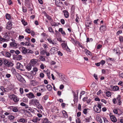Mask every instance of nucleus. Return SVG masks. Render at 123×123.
<instances>
[{
	"instance_id": "63",
	"label": "nucleus",
	"mask_w": 123,
	"mask_h": 123,
	"mask_svg": "<svg viewBox=\"0 0 123 123\" xmlns=\"http://www.w3.org/2000/svg\"><path fill=\"white\" fill-rule=\"evenodd\" d=\"M38 69L37 68H33V71L36 73V72L37 71Z\"/></svg>"
},
{
	"instance_id": "30",
	"label": "nucleus",
	"mask_w": 123,
	"mask_h": 123,
	"mask_svg": "<svg viewBox=\"0 0 123 123\" xmlns=\"http://www.w3.org/2000/svg\"><path fill=\"white\" fill-rule=\"evenodd\" d=\"M106 96L108 97H109L111 96V93L109 91H107L106 93Z\"/></svg>"
},
{
	"instance_id": "51",
	"label": "nucleus",
	"mask_w": 123,
	"mask_h": 123,
	"mask_svg": "<svg viewBox=\"0 0 123 123\" xmlns=\"http://www.w3.org/2000/svg\"><path fill=\"white\" fill-rule=\"evenodd\" d=\"M40 119L38 118V117H37L36 118V119L35 120V121H33V122H37V121H39Z\"/></svg>"
},
{
	"instance_id": "59",
	"label": "nucleus",
	"mask_w": 123,
	"mask_h": 123,
	"mask_svg": "<svg viewBox=\"0 0 123 123\" xmlns=\"http://www.w3.org/2000/svg\"><path fill=\"white\" fill-rule=\"evenodd\" d=\"M118 84L121 86H123V82H122V81H119Z\"/></svg>"
},
{
	"instance_id": "25",
	"label": "nucleus",
	"mask_w": 123,
	"mask_h": 123,
	"mask_svg": "<svg viewBox=\"0 0 123 123\" xmlns=\"http://www.w3.org/2000/svg\"><path fill=\"white\" fill-rule=\"evenodd\" d=\"M47 75L48 76V77L49 79H50V78L51 77L50 75V73L49 70L48 69L47 70Z\"/></svg>"
},
{
	"instance_id": "29",
	"label": "nucleus",
	"mask_w": 123,
	"mask_h": 123,
	"mask_svg": "<svg viewBox=\"0 0 123 123\" xmlns=\"http://www.w3.org/2000/svg\"><path fill=\"white\" fill-rule=\"evenodd\" d=\"M46 50H43L42 51H41L40 53L42 55H44L46 54Z\"/></svg>"
},
{
	"instance_id": "18",
	"label": "nucleus",
	"mask_w": 123,
	"mask_h": 123,
	"mask_svg": "<svg viewBox=\"0 0 123 123\" xmlns=\"http://www.w3.org/2000/svg\"><path fill=\"white\" fill-rule=\"evenodd\" d=\"M9 98L11 99H13V100L14 102H15V96L14 94H12V95H10L9 97Z\"/></svg>"
},
{
	"instance_id": "52",
	"label": "nucleus",
	"mask_w": 123,
	"mask_h": 123,
	"mask_svg": "<svg viewBox=\"0 0 123 123\" xmlns=\"http://www.w3.org/2000/svg\"><path fill=\"white\" fill-rule=\"evenodd\" d=\"M113 103L114 104H116L117 102V100L116 98H114L113 99Z\"/></svg>"
},
{
	"instance_id": "28",
	"label": "nucleus",
	"mask_w": 123,
	"mask_h": 123,
	"mask_svg": "<svg viewBox=\"0 0 123 123\" xmlns=\"http://www.w3.org/2000/svg\"><path fill=\"white\" fill-rule=\"evenodd\" d=\"M45 16L49 20L51 21L52 20L51 17L49 15L46 14L45 15Z\"/></svg>"
},
{
	"instance_id": "36",
	"label": "nucleus",
	"mask_w": 123,
	"mask_h": 123,
	"mask_svg": "<svg viewBox=\"0 0 123 123\" xmlns=\"http://www.w3.org/2000/svg\"><path fill=\"white\" fill-rule=\"evenodd\" d=\"M100 64H101L103 66L105 64V61L104 60H101L100 62Z\"/></svg>"
},
{
	"instance_id": "47",
	"label": "nucleus",
	"mask_w": 123,
	"mask_h": 123,
	"mask_svg": "<svg viewBox=\"0 0 123 123\" xmlns=\"http://www.w3.org/2000/svg\"><path fill=\"white\" fill-rule=\"evenodd\" d=\"M19 121L21 122L24 123L25 122V120L24 118H21L19 119Z\"/></svg>"
},
{
	"instance_id": "16",
	"label": "nucleus",
	"mask_w": 123,
	"mask_h": 123,
	"mask_svg": "<svg viewBox=\"0 0 123 123\" xmlns=\"http://www.w3.org/2000/svg\"><path fill=\"white\" fill-rule=\"evenodd\" d=\"M47 40L50 43L54 45H55V44H57L56 43H55V41H54L53 40L52 41L50 38H48Z\"/></svg>"
},
{
	"instance_id": "49",
	"label": "nucleus",
	"mask_w": 123,
	"mask_h": 123,
	"mask_svg": "<svg viewBox=\"0 0 123 123\" xmlns=\"http://www.w3.org/2000/svg\"><path fill=\"white\" fill-rule=\"evenodd\" d=\"M65 49L68 51L70 52L71 51H70V49L68 48L67 46L66 48Z\"/></svg>"
},
{
	"instance_id": "26",
	"label": "nucleus",
	"mask_w": 123,
	"mask_h": 123,
	"mask_svg": "<svg viewBox=\"0 0 123 123\" xmlns=\"http://www.w3.org/2000/svg\"><path fill=\"white\" fill-rule=\"evenodd\" d=\"M96 119L97 120L99 121L100 123H102V121L101 118L99 117H96Z\"/></svg>"
},
{
	"instance_id": "53",
	"label": "nucleus",
	"mask_w": 123,
	"mask_h": 123,
	"mask_svg": "<svg viewBox=\"0 0 123 123\" xmlns=\"http://www.w3.org/2000/svg\"><path fill=\"white\" fill-rule=\"evenodd\" d=\"M78 109L80 111L81 110V105L80 104H79L78 105Z\"/></svg>"
},
{
	"instance_id": "44",
	"label": "nucleus",
	"mask_w": 123,
	"mask_h": 123,
	"mask_svg": "<svg viewBox=\"0 0 123 123\" xmlns=\"http://www.w3.org/2000/svg\"><path fill=\"white\" fill-rule=\"evenodd\" d=\"M6 55L7 57H9L11 56V54L9 52H6Z\"/></svg>"
},
{
	"instance_id": "46",
	"label": "nucleus",
	"mask_w": 123,
	"mask_h": 123,
	"mask_svg": "<svg viewBox=\"0 0 123 123\" xmlns=\"http://www.w3.org/2000/svg\"><path fill=\"white\" fill-rule=\"evenodd\" d=\"M25 31L27 32L28 33H31L30 30L29 29L26 28Z\"/></svg>"
},
{
	"instance_id": "61",
	"label": "nucleus",
	"mask_w": 123,
	"mask_h": 123,
	"mask_svg": "<svg viewBox=\"0 0 123 123\" xmlns=\"http://www.w3.org/2000/svg\"><path fill=\"white\" fill-rule=\"evenodd\" d=\"M4 39L3 38L1 37L0 35V42L2 41V42H4Z\"/></svg>"
},
{
	"instance_id": "13",
	"label": "nucleus",
	"mask_w": 123,
	"mask_h": 123,
	"mask_svg": "<svg viewBox=\"0 0 123 123\" xmlns=\"http://www.w3.org/2000/svg\"><path fill=\"white\" fill-rule=\"evenodd\" d=\"M9 36L7 32H6L5 34V35L4 37V42L6 41V40H8L9 38Z\"/></svg>"
},
{
	"instance_id": "37",
	"label": "nucleus",
	"mask_w": 123,
	"mask_h": 123,
	"mask_svg": "<svg viewBox=\"0 0 123 123\" xmlns=\"http://www.w3.org/2000/svg\"><path fill=\"white\" fill-rule=\"evenodd\" d=\"M113 51L114 52V53H117V54H118L119 53H120V52H119V50H116L115 49H114L113 50Z\"/></svg>"
},
{
	"instance_id": "58",
	"label": "nucleus",
	"mask_w": 123,
	"mask_h": 123,
	"mask_svg": "<svg viewBox=\"0 0 123 123\" xmlns=\"http://www.w3.org/2000/svg\"><path fill=\"white\" fill-rule=\"evenodd\" d=\"M86 101L87 103H89L91 102V100L90 98H88L87 97Z\"/></svg>"
},
{
	"instance_id": "32",
	"label": "nucleus",
	"mask_w": 123,
	"mask_h": 123,
	"mask_svg": "<svg viewBox=\"0 0 123 123\" xmlns=\"http://www.w3.org/2000/svg\"><path fill=\"white\" fill-rule=\"evenodd\" d=\"M14 118L15 117L12 115H9L8 117V118L10 120H13L14 119Z\"/></svg>"
},
{
	"instance_id": "21",
	"label": "nucleus",
	"mask_w": 123,
	"mask_h": 123,
	"mask_svg": "<svg viewBox=\"0 0 123 123\" xmlns=\"http://www.w3.org/2000/svg\"><path fill=\"white\" fill-rule=\"evenodd\" d=\"M119 89V87L117 86H114L113 87V90L114 91H117Z\"/></svg>"
},
{
	"instance_id": "9",
	"label": "nucleus",
	"mask_w": 123,
	"mask_h": 123,
	"mask_svg": "<svg viewBox=\"0 0 123 123\" xmlns=\"http://www.w3.org/2000/svg\"><path fill=\"white\" fill-rule=\"evenodd\" d=\"M55 4L58 6L60 7L62 4V2H60V0H56Z\"/></svg>"
},
{
	"instance_id": "1",
	"label": "nucleus",
	"mask_w": 123,
	"mask_h": 123,
	"mask_svg": "<svg viewBox=\"0 0 123 123\" xmlns=\"http://www.w3.org/2000/svg\"><path fill=\"white\" fill-rule=\"evenodd\" d=\"M16 77L18 80L20 82L23 83H24V82H25V81L24 78L18 73H16Z\"/></svg>"
},
{
	"instance_id": "23",
	"label": "nucleus",
	"mask_w": 123,
	"mask_h": 123,
	"mask_svg": "<svg viewBox=\"0 0 123 123\" xmlns=\"http://www.w3.org/2000/svg\"><path fill=\"white\" fill-rule=\"evenodd\" d=\"M59 32H61V33L63 35H65L66 34V33L64 31H63V29L62 28H60L59 30Z\"/></svg>"
},
{
	"instance_id": "33",
	"label": "nucleus",
	"mask_w": 123,
	"mask_h": 123,
	"mask_svg": "<svg viewBox=\"0 0 123 123\" xmlns=\"http://www.w3.org/2000/svg\"><path fill=\"white\" fill-rule=\"evenodd\" d=\"M48 120L47 118H45L43 122V123H48Z\"/></svg>"
},
{
	"instance_id": "8",
	"label": "nucleus",
	"mask_w": 123,
	"mask_h": 123,
	"mask_svg": "<svg viewBox=\"0 0 123 123\" xmlns=\"http://www.w3.org/2000/svg\"><path fill=\"white\" fill-rule=\"evenodd\" d=\"M93 109L94 111L98 113L100 112L101 111V109L100 108H99L97 105L96 106L95 105L93 107Z\"/></svg>"
},
{
	"instance_id": "45",
	"label": "nucleus",
	"mask_w": 123,
	"mask_h": 123,
	"mask_svg": "<svg viewBox=\"0 0 123 123\" xmlns=\"http://www.w3.org/2000/svg\"><path fill=\"white\" fill-rule=\"evenodd\" d=\"M0 101H2L3 102H4L5 101V98L2 97H0Z\"/></svg>"
},
{
	"instance_id": "48",
	"label": "nucleus",
	"mask_w": 123,
	"mask_h": 123,
	"mask_svg": "<svg viewBox=\"0 0 123 123\" xmlns=\"http://www.w3.org/2000/svg\"><path fill=\"white\" fill-rule=\"evenodd\" d=\"M20 92L21 94H22L23 93V88H20L19 89Z\"/></svg>"
},
{
	"instance_id": "43",
	"label": "nucleus",
	"mask_w": 123,
	"mask_h": 123,
	"mask_svg": "<svg viewBox=\"0 0 123 123\" xmlns=\"http://www.w3.org/2000/svg\"><path fill=\"white\" fill-rule=\"evenodd\" d=\"M40 59L41 61H45V59L43 57V56H41L40 57Z\"/></svg>"
},
{
	"instance_id": "35",
	"label": "nucleus",
	"mask_w": 123,
	"mask_h": 123,
	"mask_svg": "<svg viewBox=\"0 0 123 123\" xmlns=\"http://www.w3.org/2000/svg\"><path fill=\"white\" fill-rule=\"evenodd\" d=\"M105 29V26L104 25H101L100 28V31H103Z\"/></svg>"
},
{
	"instance_id": "38",
	"label": "nucleus",
	"mask_w": 123,
	"mask_h": 123,
	"mask_svg": "<svg viewBox=\"0 0 123 123\" xmlns=\"http://www.w3.org/2000/svg\"><path fill=\"white\" fill-rule=\"evenodd\" d=\"M98 106H98V107L99 108H100V109L101 108V103L100 102H98Z\"/></svg>"
},
{
	"instance_id": "50",
	"label": "nucleus",
	"mask_w": 123,
	"mask_h": 123,
	"mask_svg": "<svg viewBox=\"0 0 123 123\" xmlns=\"http://www.w3.org/2000/svg\"><path fill=\"white\" fill-rule=\"evenodd\" d=\"M76 123H81L80 120L79 118H78L77 119H76Z\"/></svg>"
},
{
	"instance_id": "62",
	"label": "nucleus",
	"mask_w": 123,
	"mask_h": 123,
	"mask_svg": "<svg viewBox=\"0 0 123 123\" xmlns=\"http://www.w3.org/2000/svg\"><path fill=\"white\" fill-rule=\"evenodd\" d=\"M61 22L62 24H65V20L63 19H62L61 20Z\"/></svg>"
},
{
	"instance_id": "56",
	"label": "nucleus",
	"mask_w": 123,
	"mask_h": 123,
	"mask_svg": "<svg viewBox=\"0 0 123 123\" xmlns=\"http://www.w3.org/2000/svg\"><path fill=\"white\" fill-rule=\"evenodd\" d=\"M22 23L24 25H27V23L25 21V20H22Z\"/></svg>"
},
{
	"instance_id": "4",
	"label": "nucleus",
	"mask_w": 123,
	"mask_h": 123,
	"mask_svg": "<svg viewBox=\"0 0 123 123\" xmlns=\"http://www.w3.org/2000/svg\"><path fill=\"white\" fill-rule=\"evenodd\" d=\"M39 101L37 99H33L31 100V102L34 105H36L38 104Z\"/></svg>"
},
{
	"instance_id": "6",
	"label": "nucleus",
	"mask_w": 123,
	"mask_h": 123,
	"mask_svg": "<svg viewBox=\"0 0 123 123\" xmlns=\"http://www.w3.org/2000/svg\"><path fill=\"white\" fill-rule=\"evenodd\" d=\"M16 67L17 68L22 70L23 66L20 63L18 62L17 63V66Z\"/></svg>"
},
{
	"instance_id": "64",
	"label": "nucleus",
	"mask_w": 123,
	"mask_h": 123,
	"mask_svg": "<svg viewBox=\"0 0 123 123\" xmlns=\"http://www.w3.org/2000/svg\"><path fill=\"white\" fill-rule=\"evenodd\" d=\"M24 38V37L23 36L19 35V37L18 39L19 40H21L22 39H23Z\"/></svg>"
},
{
	"instance_id": "42",
	"label": "nucleus",
	"mask_w": 123,
	"mask_h": 123,
	"mask_svg": "<svg viewBox=\"0 0 123 123\" xmlns=\"http://www.w3.org/2000/svg\"><path fill=\"white\" fill-rule=\"evenodd\" d=\"M119 40L121 42H123V37L122 36H120L119 37Z\"/></svg>"
},
{
	"instance_id": "14",
	"label": "nucleus",
	"mask_w": 123,
	"mask_h": 123,
	"mask_svg": "<svg viewBox=\"0 0 123 123\" xmlns=\"http://www.w3.org/2000/svg\"><path fill=\"white\" fill-rule=\"evenodd\" d=\"M63 12L64 13V15L65 18H68L69 16V14L68 12L66 10H64L63 11Z\"/></svg>"
},
{
	"instance_id": "20",
	"label": "nucleus",
	"mask_w": 123,
	"mask_h": 123,
	"mask_svg": "<svg viewBox=\"0 0 123 123\" xmlns=\"http://www.w3.org/2000/svg\"><path fill=\"white\" fill-rule=\"evenodd\" d=\"M12 41L13 42H10V46L11 47H14L15 46V43H14V42L15 41V40L13 39H12Z\"/></svg>"
},
{
	"instance_id": "5",
	"label": "nucleus",
	"mask_w": 123,
	"mask_h": 123,
	"mask_svg": "<svg viewBox=\"0 0 123 123\" xmlns=\"http://www.w3.org/2000/svg\"><path fill=\"white\" fill-rule=\"evenodd\" d=\"M37 60L36 59H33L31 60L30 62V64L33 67L37 63Z\"/></svg>"
},
{
	"instance_id": "3",
	"label": "nucleus",
	"mask_w": 123,
	"mask_h": 123,
	"mask_svg": "<svg viewBox=\"0 0 123 123\" xmlns=\"http://www.w3.org/2000/svg\"><path fill=\"white\" fill-rule=\"evenodd\" d=\"M72 92L74 96V102H77L78 101V94H76V93L73 91H72Z\"/></svg>"
},
{
	"instance_id": "34",
	"label": "nucleus",
	"mask_w": 123,
	"mask_h": 123,
	"mask_svg": "<svg viewBox=\"0 0 123 123\" xmlns=\"http://www.w3.org/2000/svg\"><path fill=\"white\" fill-rule=\"evenodd\" d=\"M86 51V53L88 55H92L91 53L89 50H88L87 49H86L85 51Z\"/></svg>"
},
{
	"instance_id": "7",
	"label": "nucleus",
	"mask_w": 123,
	"mask_h": 123,
	"mask_svg": "<svg viewBox=\"0 0 123 123\" xmlns=\"http://www.w3.org/2000/svg\"><path fill=\"white\" fill-rule=\"evenodd\" d=\"M57 49L55 47H52L50 49V52L51 54H53L55 53L56 52Z\"/></svg>"
},
{
	"instance_id": "39",
	"label": "nucleus",
	"mask_w": 123,
	"mask_h": 123,
	"mask_svg": "<svg viewBox=\"0 0 123 123\" xmlns=\"http://www.w3.org/2000/svg\"><path fill=\"white\" fill-rule=\"evenodd\" d=\"M89 109H84L83 111V113L85 114H86L87 112V111L88 110H89Z\"/></svg>"
},
{
	"instance_id": "10",
	"label": "nucleus",
	"mask_w": 123,
	"mask_h": 123,
	"mask_svg": "<svg viewBox=\"0 0 123 123\" xmlns=\"http://www.w3.org/2000/svg\"><path fill=\"white\" fill-rule=\"evenodd\" d=\"M26 96H27L28 97L30 98L35 97V96L34 94L31 92H29L28 94H26Z\"/></svg>"
},
{
	"instance_id": "54",
	"label": "nucleus",
	"mask_w": 123,
	"mask_h": 123,
	"mask_svg": "<svg viewBox=\"0 0 123 123\" xmlns=\"http://www.w3.org/2000/svg\"><path fill=\"white\" fill-rule=\"evenodd\" d=\"M103 119L104 120V122L105 123H107L108 121L107 119L105 118L104 117L103 118Z\"/></svg>"
},
{
	"instance_id": "22",
	"label": "nucleus",
	"mask_w": 123,
	"mask_h": 123,
	"mask_svg": "<svg viewBox=\"0 0 123 123\" xmlns=\"http://www.w3.org/2000/svg\"><path fill=\"white\" fill-rule=\"evenodd\" d=\"M26 69L28 71L30 70L31 68V65L30 64H29L27 65L26 67Z\"/></svg>"
},
{
	"instance_id": "2",
	"label": "nucleus",
	"mask_w": 123,
	"mask_h": 123,
	"mask_svg": "<svg viewBox=\"0 0 123 123\" xmlns=\"http://www.w3.org/2000/svg\"><path fill=\"white\" fill-rule=\"evenodd\" d=\"M3 63L5 65L8 67H11L13 66V64L12 62H8L7 60L6 59H4Z\"/></svg>"
},
{
	"instance_id": "40",
	"label": "nucleus",
	"mask_w": 123,
	"mask_h": 123,
	"mask_svg": "<svg viewBox=\"0 0 123 123\" xmlns=\"http://www.w3.org/2000/svg\"><path fill=\"white\" fill-rule=\"evenodd\" d=\"M12 27V26H11V25H9L7 24V26H6V29L8 30H10L11 29Z\"/></svg>"
},
{
	"instance_id": "27",
	"label": "nucleus",
	"mask_w": 123,
	"mask_h": 123,
	"mask_svg": "<svg viewBox=\"0 0 123 123\" xmlns=\"http://www.w3.org/2000/svg\"><path fill=\"white\" fill-rule=\"evenodd\" d=\"M6 19L9 20L11 18V16L10 14L7 13L6 15Z\"/></svg>"
},
{
	"instance_id": "57",
	"label": "nucleus",
	"mask_w": 123,
	"mask_h": 123,
	"mask_svg": "<svg viewBox=\"0 0 123 123\" xmlns=\"http://www.w3.org/2000/svg\"><path fill=\"white\" fill-rule=\"evenodd\" d=\"M40 75L41 77L43 78L44 77V75L43 73H40Z\"/></svg>"
},
{
	"instance_id": "17",
	"label": "nucleus",
	"mask_w": 123,
	"mask_h": 123,
	"mask_svg": "<svg viewBox=\"0 0 123 123\" xmlns=\"http://www.w3.org/2000/svg\"><path fill=\"white\" fill-rule=\"evenodd\" d=\"M22 59V56L21 55H16V59L17 60H20Z\"/></svg>"
},
{
	"instance_id": "11",
	"label": "nucleus",
	"mask_w": 123,
	"mask_h": 123,
	"mask_svg": "<svg viewBox=\"0 0 123 123\" xmlns=\"http://www.w3.org/2000/svg\"><path fill=\"white\" fill-rule=\"evenodd\" d=\"M22 49L23 53L25 54H26L27 53L28 51L29 50V49H27L25 48L24 47H22Z\"/></svg>"
},
{
	"instance_id": "24",
	"label": "nucleus",
	"mask_w": 123,
	"mask_h": 123,
	"mask_svg": "<svg viewBox=\"0 0 123 123\" xmlns=\"http://www.w3.org/2000/svg\"><path fill=\"white\" fill-rule=\"evenodd\" d=\"M36 106H37V107L39 109L42 110H43V107L41 105L39 104V102H38V105H37Z\"/></svg>"
},
{
	"instance_id": "41",
	"label": "nucleus",
	"mask_w": 123,
	"mask_h": 123,
	"mask_svg": "<svg viewBox=\"0 0 123 123\" xmlns=\"http://www.w3.org/2000/svg\"><path fill=\"white\" fill-rule=\"evenodd\" d=\"M51 25L52 26H58V25L55 22H53L51 24Z\"/></svg>"
},
{
	"instance_id": "15",
	"label": "nucleus",
	"mask_w": 123,
	"mask_h": 123,
	"mask_svg": "<svg viewBox=\"0 0 123 123\" xmlns=\"http://www.w3.org/2000/svg\"><path fill=\"white\" fill-rule=\"evenodd\" d=\"M25 5L26 6H29L30 4V0H25Z\"/></svg>"
},
{
	"instance_id": "55",
	"label": "nucleus",
	"mask_w": 123,
	"mask_h": 123,
	"mask_svg": "<svg viewBox=\"0 0 123 123\" xmlns=\"http://www.w3.org/2000/svg\"><path fill=\"white\" fill-rule=\"evenodd\" d=\"M116 99L118 101H120V95H118V96L117 97V99Z\"/></svg>"
},
{
	"instance_id": "19",
	"label": "nucleus",
	"mask_w": 123,
	"mask_h": 123,
	"mask_svg": "<svg viewBox=\"0 0 123 123\" xmlns=\"http://www.w3.org/2000/svg\"><path fill=\"white\" fill-rule=\"evenodd\" d=\"M46 87L48 90L49 91H51L52 89V87L50 85H47L46 86Z\"/></svg>"
},
{
	"instance_id": "60",
	"label": "nucleus",
	"mask_w": 123,
	"mask_h": 123,
	"mask_svg": "<svg viewBox=\"0 0 123 123\" xmlns=\"http://www.w3.org/2000/svg\"><path fill=\"white\" fill-rule=\"evenodd\" d=\"M102 47V45L100 44L98 45L97 47V49H100Z\"/></svg>"
},
{
	"instance_id": "12",
	"label": "nucleus",
	"mask_w": 123,
	"mask_h": 123,
	"mask_svg": "<svg viewBox=\"0 0 123 123\" xmlns=\"http://www.w3.org/2000/svg\"><path fill=\"white\" fill-rule=\"evenodd\" d=\"M110 118L111 121L113 122H115L117 121V119L115 116L110 115Z\"/></svg>"
},
{
	"instance_id": "31",
	"label": "nucleus",
	"mask_w": 123,
	"mask_h": 123,
	"mask_svg": "<svg viewBox=\"0 0 123 123\" xmlns=\"http://www.w3.org/2000/svg\"><path fill=\"white\" fill-rule=\"evenodd\" d=\"M62 45L63 49H65L67 46L65 43H62Z\"/></svg>"
}]
</instances>
